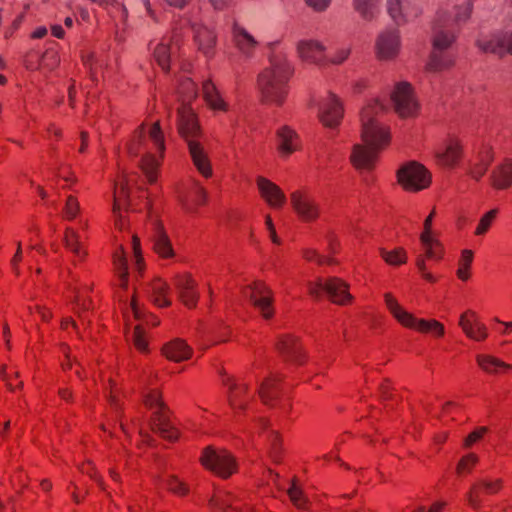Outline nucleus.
Here are the masks:
<instances>
[{
    "label": "nucleus",
    "mask_w": 512,
    "mask_h": 512,
    "mask_svg": "<svg viewBox=\"0 0 512 512\" xmlns=\"http://www.w3.org/2000/svg\"><path fill=\"white\" fill-rule=\"evenodd\" d=\"M149 139L153 143L154 148L159 152V157L150 152L145 153L140 161V168L145 174L148 183L154 184L158 179L159 167L165 152V139L159 121L152 124L149 130Z\"/></svg>",
    "instance_id": "obj_7"
},
{
    "label": "nucleus",
    "mask_w": 512,
    "mask_h": 512,
    "mask_svg": "<svg viewBox=\"0 0 512 512\" xmlns=\"http://www.w3.org/2000/svg\"><path fill=\"white\" fill-rule=\"evenodd\" d=\"M79 212V202L76 197L70 195L66 200L63 210L64 217L68 220H73Z\"/></svg>",
    "instance_id": "obj_61"
},
{
    "label": "nucleus",
    "mask_w": 512,
    "mask_h": 512,
    "mask_svg": "<svg viewBox=\"0 0 512 512\" xmlns=\"http://www.w3.org/2000/svg\"><path fill=\"white\" fill-rule=\"evenodd\" d=\"M147 143L146 125L142 123L133 132L132 139L127 144L128 153L131 156H138Z\"/></svg>",
    "instance_id": "obj_41"
},
{
    "label": "nucleus",
    "mask_w": 512,
    "mask_h": 512,
    "mask_svg": "<svg viewBox=\"0 0 512 512\" xmlns=\"http://www.w3.org/2000/svg\"><path fill=\"white\" fill-rule=\"evenodd\" d=\"M233 41L236 47L242 52H250L253 50L257 42L252 35H250L245 28L240 26L238 23H234L232 28Z\"/></svg>",
    "instance_id": "obj_38"
},
{
    "label": "nucleus",
    "mask_w": 512,
    "mask_h": 512,
    "mask_svg": "<svg viewBox=\"0 0 512 512\" xmlns=\"http://www.w3.org/2000/svg\"><path fill=\"white\" fill-rule=\"evenodd\" d=\"M131 307L134 313V316L138 320L144 321L147 325H150L152 327H156L160 324V319L152 314V313H145L143 312L137 305L135 299H132L131 301Z\"/></svg>",
    "instance_id": "obj_54"
},
{
    "label": "nucleus",
    "mask_w": 512,
    "mask_h": 512,
    "mask_svg": "<svg viewBox=\"0 0 512 512\" xmlns=\"http://www.w3.org/2000/svg\"><path fill=\"white\" fill-rule=\"evenodd\" d=\"M110 386H111V391H110V395H109V403H110V406L115 410L116 414H117V418L119 419L120 421V428L121 430L127 434V430H126V426L123 422V415L121 413V405L119 403V400L115 394V389H114V386L116 385L115 382L113 380H110Z\"/></svg>",
    "instance_id": "obj_58"
},
{
    "label": "nucleus",
    "mask_w": 512,
    "mask_h": 512,
    "mask_svg": "<svg viewBox=\"0 0 512 512\" xmlns=\"http://www.w3.org/2000/svg\"><path fill=\"white\" fill-rule=\"evenodd\" d=\"M478 462V456L474 453H469L465 456H463L456 468V472L459 475L468 474L472 471V469L475 467V465Z\"/></svg>",
    "instance_id": "obj_55"
},
{
    "label": "nucleus",
    "mask_w": 512,
    "mask_h": 512,
    "mask_svg": "<svg viewBox=\"0 0 512 512\" xmlns=\"http://www.w3.org/2000/svg\"><path fill=\"white\" fill-rule=\"evenodd\" d=\"M384 301L387 309L392 316L403 327L418 331L420 319L416 318L412 313L406 311L393 296L392 293L387 292L384 294Z\"/></svg>",
    "instance_id": "obj_22"
},
{
    "label": "nucleus",
    "mask_w": 512,
    "mask_h": 512,
    "mask_svg": "<svg viewBox=\"0 0 512 512\" xmlns=\"http://www.w3.org/2000/svg\"><path fill=\"white\" fill-rule=\"evenodd\" d=\"M41 57L38 55L36 51H29L24 56L23 64L28 70H37L41 65Z\"/></svg>",
    "instance_id": "obj_64"
},
{
    "label": "nucleus",
    "mask_w": 512,
    "mask_h": 512,
    "mask_svg": "<svg viewBox=\"0 0 512 512\" xmlns=\"http://www.w3.org/2000/svg\"><path fill=\"white\" fill-rule=\"evenodd\" d=\"M113 264L119 273L120 287L126 289L128 286V263L124 248L120 246L113 254Z\"/></svg>",
    "instance_id": "obj_40"
},
{
    "label": "nucleus",
    "mask_w": 512,
    "mask_h": 512,
    "mask_svg": "<svg viewBox=\"0 0 512 512\" xmlns=\"http://www.w3.org/2000/svg\"><path fill=\"white\" fill-rule=\"evenodd\" d=\"M459 326L465 335L474 341L482 342L488 337L486 325L478 319L476 312L472 310H467L461 314Z\"/></svg>",
    "instance_id": "obj_18"
},
{
    "label": "nucleus",
    "mask_w": 512,
    "mask_h": 512,
    "mask_svg": "<svg viewBox=\"0 0 512 512\" xmlns=\"http://www.w3.org/2000/svg\"><path fill=\"white\" fill-rule=\"evenodd\" d=\"M152 249L162 259H170L175 256L171 240L160 221L153 223V233L151 235Z\"/></svg>",
    "instance_id": "obj_21"
},
{
    "label": "nucleus",
    "mask_w": 512,
    "mask_h": 512,
    "mask_svg": "<svg viewBox=\"0 0 512 512\" xmlns=\"http://www.w3.org/2000/svg\"><path fill=\"white\" fill-rule=\"evenodd\" d=\"M436 212L433 209L425 218L423 223V231L420 234V242L423 253L417 255L415 265L422 278L429 283H436L438 278L427 270L426 260L439 262L443 259L445 249L439 239L432 236V221Z\"/></svg>",
    "instance_id": "obj_3"
},
{
    "label": "nucleus",
    "mask_w": 512,
    "mask_h": 512,
    "mask_svg": "<svg viewBox=\"0 0 512 512\" xmlns=\"http://www.w3.org/2000/svg\"><path fill=\"white\" fill-rule=\"evenodd\" d=\"M189 154L197 171L205 178L213 174L211 162L200 142H190L188 145Z\"/></svg>",
    "instance_id": "obj_29"
},
{
    "label": "nucleus",
    "mask_w": 512,
    "mask_h": 512,
    "mask_svg": "<svg viewBox=\"0 0 512 512\" xmlns=\"http://www.w3.org/2000/svg\"><path fill=\"white\" fill-rule=\"evenodd\" d=\"M123 207H125L126 210H137L129 199V189L125 183H121L119 187L115 188L113 204L114 214L119 212Z\"/></svg>",
    "instance_id": "obj_42"
},
{
    "label": "nucleus",
    "mask_w": 512,
    "mask_h": 512,
    "mask_svg": "<svg viewBox=\"0 0 512 512\" xmlns=\"http://www.w3.org/2000/svg\"><path fill=\"white\" fill-rule=\"evenodd\" d=\"M153 58L164 73L170 72L171 48L169 44L158 43L154 48Z\"/></svg>",
    "instance_id": "obj_43"
},
{
    "label": "nucleus",
    "mask_w": 512,
    "mask_h": 512,
    "mask_svg": "<svg viewBox=\"0 0 512 512\" xmlns=\"http://www.w3.org/2000/svg\"><path fill=\"white\" fill-rule=\"evenodd\" d=\"M456 57L449 50L432 49L426 70L430 72H441L454 66Z\"/></svg>",
    "instance_id": "obj_32"
},
{
    "label": "nucleus",
    "mask_w": 512,
    "mask_h": 512,
    "mask_svg": "<svg viewBox=\"0 0 512 512\" xmlns=\"http://www.w3.org/2000/svg\"><path fill=\"white\" fill-rule=\"evenodd\" d=\"M456 39L457 35L452 30L438 26L437 22L434 24L431 38L432 49L449 50Z\"/></svg>",
    "instance_id": "obj_37"
},
{
    "label": "nucleus",
    "mask_w": 512,
    "mask_h": 512,
    "mask_svg": "<svg viewBox=\"0 0 512 512\" xmlns=\"http://www.w3.org/2000/svg\"><path fill=\"white\" fill-rule=\"evenodd\" d=\"M145 405L149 408H157L151 417V428L154 432L159 433V435L168 440V441H176L179 437L178 430L171 424L167 414H166V406L162 401V396L160 391L157 389H152L145 396Z\"/></svg>",
    "instance_id": "obj_6"
},
{
    "label": "nucleus",
    "mask_w": 512,
    "mask_h": 512,
    "mask_svg": "<svg viewBox=\"0 0 512 512\" xmlns=\"http://www.w3.org/2000/svg\"><path fill=\"white\" fill-rule=\"evenodd\" d=\"M325 47L315 40H305L298 43V52L303 60L319 63L324 59Z\"/></svg>",
    "instance_id": "obj_34"
},
{
    "label": "nucleus",
    "mask_w": 512,
    "mask_h": 512,
    "mask_svg": "<svg viewBox=\"0 0 512 512\" xmlns=\"http://www.w3.org/2000/svg\"><path fill=\"white\" fill-rule=\"evenodd\" d=\"M256 184L260 196L270 207L279 209L285 205L287 200L286 195L277 184L263 176L257 177Z\"/></svg>",
    "instance_id": "obj_19"
},
{
    "label": "nucleus",
    "mask_w": 512,
    "mask_h": 512,
    "mask_svg": "<svg viewBox=\"0 0 512 512\" xmlns=\"http://www.w3.org/2000/svg\"><path fill=\"white\" fill-rule=\"evenodd\" d=\"M201 465L221 479H228L238 471V462L228 450L206 446L199 458Z\"/></svg>",
    "instance_id": "obj_4"
},
{
    "label": "nucleus",
    "mask_w": 512,
    "mask_h": 512,
    "mask_svg": "<svg viewBox=\"0 0 512 512\" xmlns=\"http://www.w3.org/2000/svg\"><path fill=\"white\" fill-rule=\"evenodd\" d=\"M133 343L134 346L142 353L148 351V342L144 337V332L142 328L138 325L134 329L133 333Z\"/></svg>",
    "instance_id": "obj_63"
},
{
    "label": "nucleus",
    "mask_w": 512,
    "mask_h": 512,
    "mask_svg": "<svg viewBox=\"0 0 512 512\" xmlns=\"http://www.w3.org/2000/svg\"><path fill=\"white\" fill-rule=\"evenodd\" d=\"M463 147L457 138H449L443 151L436 153L438 163L446 167L456 166L462 158Z\"/></svg>",
    "instance_id": "obj_31"
},
{
    "label": "nucleus",
    "mask_w": 512,
    "mask_h": 512,
    "mask_svg": "<svg viewBox=\"0 0 512 512\" xmlns=\"http://www.w3.org/2000/svg\"><path fill=\"white\" fill-rule=\"evenodd\" d=\"M324 292L333 303L339 305H346L352 299L348 291V285L337 277H331L325 282L319 280L316 283L310 284L309 293L311 296L319 298Z\"/></svg>",
    "instance_id": "obj_8"
},
{
    "label": "nucleus",
    "mask_w": 512,
    "mask_h": 512,
    "mask_svg": "<svg viewBox=\"0 0 512 512\" xmlns=\"http://www.w3.org/2000/svg\"><path fill=\"white\" fill-rule=\"evenodd\" d=\"M397 182L406 192L416 193L428 188L432 183L431 172L420 162L411 160L399 167Z\"/></svg>",
    "instance_id": "obj_5"
},
{
    "label": "nucleus",
    "mask_w": 512,
    "mask_h": 512,
    "mask_svg": "<svg viewBox=\"0 0 512 512\" xmlns=\"http://www.w3.org/2000/svg\"><path fill=\"white\" fill-rule=\"evenodd\" d=\"M476 45L484 53L495 54L500 58L512 55V31L495 32L487 40H477Z\"/></svg>",
    "instance_id": "obj_14"
},
{
    "label": "nucleus",
    "mask_w": 512,
    "mask_h": 512,
    "mask_svg": "<svg viewBox=\"0 0 512 512\" xmlns=\"http://www.w3.org/2000/svg\"><path fill=\"white\" fill-rule=\"evenodd\" d=\"M277 149L282 157H289L300 148L299 136L291 127L284 125L277 130Z\"/></svg>",
    "instance_id": "obj_27"
},
{
    "label": "nucleus",
    "mask_w": 512,
    "mask_h": 512,
    "mask_svg": "<svg viewBox=\"0 0 512 512\" xmlns=\"http://www.w3.org/2000/svg\"><path fill=\"white\" fill-rule=\"evenodd\" d=\"M209 505L217 512H242L240 500L231 493L216 492L209 500Z\"/></svg>",
    "instance_id": "obj_33"
},
{
    "label": "nucleus",
    "mask_w": 512,
    "mask_h": 512,
    "mask_svg": "<svg viewBox=\"0 0 512 512\" xmlns=\"http://www.w3.org/2000/svg\"><path fill=\"white\" fill-rule=\"evenodd\" d=\"M220 374L222 376V383L229 387L228 399L231 407L236 411H245L248 408L250 399L253 397L249 393L248 385L246 383L234 382L224 371H221Z\"/></svg>",
    "instance_id": "obj_15"
},
{
    "label": "nucleus",
    "mask_w": 512,
    "mask_h": 512,
    "mask_svg": "<svg viewBox=\"0 0 512 512\" xmlns=\"http://www.w3.org/2000/svg\"><path fill=\"white\" fill-rule=\"evenodd\" d=\"M249 289L251 290L250 300L254 307L259 310L264 319H271L275 313L271 289L262 281L253 282Z\"/></svg>",
    "instance_id": "obj_13"
},
{
    "label": "nucleus",
    "mask_w": 512,
    "mask_h": 512,
    "mask_svg": "<svg viewBox=\"0 0 512 512\" xmlns=\"http://www.w3.org/2000/svg\"><path fill=\"white\" fill-rule=\"evenodd\" d=\"M275 347L280 356L287 362L303 365L306 355L299 338L293 334H280Z\"/></svg>",
    "instance_id": "obj_12"
},
{
    "label": "nucleus",
    "mask_w": 512,
    "mask_h": 512,
    "mask_svg": "<svg viewBox=\"0 0 512 512\" xmlns=\"http://www.w3.org/2000/svg\"><path fill=\"white\" fill-rule=\"evenodd\" d=\"M174 286L179 293L182 303L188 308H194L198 301L196 282L190 274H179L174 277Z\"/></svg>",
    "instance_id": "obj_23"
},
{
    "label": "nucleus",
    "mask_w": 512,
    "mask_h": 512,
    "mask_svg": "<svg viewBox=\"0 0 512 512\" xmlns=\"http://www.w3.org/2000/svg\"><path fill=\"white\" fill-rule=\"evenodd\" d=\"M294 69L283 54H273L270 66L261 71L257 77L261 101L266 104L282 106L289 93V81Z\"/></svg>",
    "instance_id": "obj_2"
},
{
    "label": "nucleus",
    "mask_w": 512,
    "mask_h": 512,
    "mask_svg": "<svg viewBox=\"0 0 512 512\" xmlns=\"http://www.w3.org/2000/svg\"><path fill=\"white\" fill-rule=\"evenodd\" d=\"M380 256L389 265L399 266L407 262V252L403 247H396L393 250L380 249Z\"/></svg>",
    "instance_id": "obj_45"
},
{
    "label": "nucleus",
    "mask_w": 512,
    "mask_h": 512,
    "mask_svg": "<svg viewBox=\"0 0 512 512\" xmlns=\"http://www.w3.org/2000/svg\"><path fill=\"white\" fill-rule=\"evenodd\" d=\"M132 250L134 254L136 269L141 274L145 269V262L142 255L141 242L137 235L132 236Z\"/></svg>",
    "instance_id": "obj_57"
},
{
    "label": "nucleus",
    "mask_w": 512,
    "mask_h": 512,
    "mask_svg": "<svg viewBox=\"0 0 512 512\" xmlns=\"http://www.w3.org/2000/svg\"><path fill=\"white\" fill-rule=\"evenodd\" d=\"M202 92L205 102L211 109L223 112L228 110V104L224 101L212 80L209 79L203 82Z\"/></svg>",
    "instance_id": "obj_35"
},
{
    "label": "nucleus",
    "mask_w": 512,
    "mask_h": 512,
    "mask_svg": "<svg viewBox=\"0 0 512 512\" xmlns=\"http://www.w3.org/2000/svg\"><path fill=\"white\" fill-rule=\"evenodd\" d=\"M194 30V41L198 50L207 58H212L214 56L215 46L217 43V36L215 32L206 26H197Z\"/></svg>",
    "instance_id": "obj_28"
},
{
    "label": "nucleus",
    "mask_w": 512,
    "mask_h": 512,
    "mask_svg": "<svg viewBox=\"0 0 512 512\" xmlns=\"http://www.w3.org/2000/svg\"><path fill=\"white\" fill-rule=\"evenodd\" d=\"M490 184L495 190L512 187V158L506 157L496 165L490 175Z\"/></svg>",
    "instance_id": "obj_25"
},
{
    "label": "nucleus",
    "mask_w": 512,
    "mask_h": 512,
    "mask_svg": "<svg viewBox=\"0 0 512 512\" xmlns=\"http://www.w3.org/2000/svg\"><path fill=\"white\" fill-rule=\"evenodd\" d=\"M73 304L75 313L81 319H85L87 313L94 308L91 297L84 295L80 290H75Z\"/></svg>",
    "instance_id": "obj_46"
},
{
    "label": "nucleus",
    "mask_w": 512,
    "mask_h": 512,
    "mask_svg": "<svg viewBox=\"0 0 512 512\" xmlns=\"http://www.w3.org/2000/svg\"><path fill=\"white\" fill-rule=\"evenodd\" d=\"M282 378L272 376L266 378L259 387L258 394L264 405L271 408L277 407L283 395L281 387Z\"/></svg>",
    "instance_id": "obj_24"
},
{
    "label": "nucleus",
    "mask_w": 512,
    "mask_h": 512,
    "mask_svg": "<svg viewBox=\"0 0 512 512\" xmlns=\"http://www.w3.org/2000/svg\"><path fill=\"white\" fill-rule=\"evenodd\" d=\"M41 60L51 70L56 68L60 61L59 55L54 49H46L41 56Z\"/></svg>",
    "instance_id": "obj_62"
},
{
    "label": "nucleus",
    "mask_w": 512,
    "mask_h": 512,
    "mask_svg": "<svg viewBox=\"0 0 512 512\" xmlns=\"http://www.w3.org/2000/svg\"><path fill=\"white\" fill-rule=\"evenodd\" d=\"M288 495L295 506H297L298 508H305L307 504V499L304 496L301 488L295 484V481H293L292 485L289 487Z\"/></svg>",
    "instance_id": "obj_59"
},
{
    "label": "nucleus",
    "mask_w": 512,
    "mask_h": 512,
    "mask_svg": "<svg viewBox=\"0 0 512 512\" xmlns=\"http://www.w3.org/2000/svg\"><path fill=\"white\" fill-rule=\"evenodd\" d=\"M399 44L398 30L380 34L376 43L378 58L381 60L392 59L398 53Z\"/></svg>",
    "instance_id": "obj_26"
},
{
    "label": "nucleus",
    "mask_w": 512,
    "mask_h": 512,
    "mask_svg": "<svg viewBox=\"0 0 512 512\" xmlns=\"http://www.w3.org/2000/svg\"><path fill=\"white\" fill-rule=\"evenodd\" d=\"M207 198V191L198 181H193L187 191L179 194L181 206L188 213H195L199 207L204 206Z\"/></svg>",
    "instance_id": "obj_20"
},
{
    "label": "nucleus",
    "mask_w": 512,
    "mask_h": 512,
    "mask_svg": "<svg viewBox=\"0 0 512 512\" xmlns=\"http://www.w3.org/2000/svg\"><path fill=\"white\" fill-rule=\"evenodd\" d=\"M303 257L307 261H315L318 265H333L336 263V260L332 256H324L320 255L316 250L314 249H304L303 250Z\"/></svg>",
    "instance_id": "obj_56"
},
{
    "label": "nucleus",
    "mask_w": 512,
    "mask_h": 512,
    "mask_svg": "<svg viewBox=\"0 0 512 512\" xmlns=\"http://www.w3.org/2000/svg\"><path fill=\"white\" fill-rule=\"evenodd\" d=\"M169 293V285L161 278H156L150 283V299L156 306L160 308L170 306Z\"/></svg>",
    "instance_id": "obj_36"
},
{
    "label": "nucleus",
    "mask_w": 512,
    "mask_h": 512,
    "mask_svg": "<svg viewBox=\"0 0 512 512\" xmlns=\"http://www.w3.org/2000/svg\"><path fill=\"white\" fill-rule=\"evenodd\" d=\"M65 247L78 257H83L84 252L78 240V235L72 228H67L64 236Z\"/></svg>",
    "instance_id": "obj_51"
},
{
    "label": "nucleus",
    "mask_w": 512,
    "mask_h": 512,
    "mask_svg": "<svg viewBox=\"0 0 512 512\" xmlns=\"http://www.w3.org/2000/svg\"><path fill=\"white\" fill-rule=\"evenodd\" d=\"M163 355L174 362H182L191 358L193 350L181 338H175L162 347Z\"/></svg>",
    "instance_id": "obj_30"
},
{
    "label": "nucleus",
    "mask_w": 512,
    "mask_h": 512,
    "mask_svg": "<svg viewBox=\"0 0 512 512\" xmlns=\"http://www.w3.org/2000/svg\"><path fill=\"white\" fill-rule=\"evenodd\" d=\"M270 445V456L275 463H279L282 460L283 448L282 439L278 432L271 431L268 437Z\"/></svg>",
    "instance_id": "obj_50"
},
{
    "label": "nucleus",
    "mask_w": 512,
    "mask_h": 512,
    "mask_svg": "<svg viewBox=\"0 0 512 512\" xmlns=\"http://www.w3.org/2000/svg\"><path fill=\"white\" fill-rule=\"evenodd\" d=\"M387 11L398 26L406 23V18L402 13V0H387Z\"/></svg>",
    "instance_id": "obj_53"
},
{
    "label": "nucleus",
    "mask_w": 512,
    "mask_h": 512,
    "mask_svg": "<svg viewBox=\"0 0 512 512\" xmlns=\"http://www.w3.org/2000/svg\"><path fill=\"white\" fill-rule=\"evenodd\" d=\"M383 112L384 106L377 99L368 102L361 110V137L366 145L355 144L350 155V162L357 170H373L379 150L390 143L389 127L378 120Z\"/></svg>",
    "instance_id": "obj_1"
},
{
    "label": "nucleus",
    "mask_w": 512,
    "mask_h": 512,
    "mask_svg": "<svg viewBox=\"0 0 512 512\" xmlns=\"http://www.w3.org/2000/svg\"><path fill=\"white\" fill-rule=\"evenodd\" d=\"M291 205L297 215L306 222L314 221L319 216V207L315 200L303 191H294L290 195Z\"/></svg>",
    "instance_id": "obj_17"
},
{
    "label": "nucleus",
    "mask_w": 512,
    "mask_h": 512,
    "mask_svg": "<svg viewBox=\"0 0 512 512\" xmlns=\"http://www.w3.org/2000/svg\"><path fill=\"white\" fill-rule=\"evenodd\" d=\"M343 115L342 102L334 93L329 92L327 99L320 107V122L327 128L335 129L340 125Z\"/></svg>",
    "instance_id": "obj_16"
},
{
    "label": "nucleus",
    "mask_w": 512,
    "mask_h": 512,
    "mask_svg": "<svg viewBox=\"0 0 512 512\" xmlns=\"http://www.w3.org/2000/svg\"><path fill=\"white\" fill-rule=\"evenodd\" d=\"M163 483L166 489L176 496L185 497L190 492L189 486L175 475H169Z\"/></svg>",
    "instance_id": "obj_48"
},
{
    "label": "nucleus",
    "mask_w": 512,
    "mask_h": 512,
    "mask_svg": "<svg viewBox=\"0 0 512 512\" xmlns=\"http://www.w3.org/2000/svg\"><path fill=\"white\" fill-rule=\"evenodd\" d=\"M418 332L420 333H430L437 338H441L445 334V328L442 323L435 319H420Z\"/></svg>",
    "instance_id": "obj_49"
},
{
    "label": "nucleus",
    "mask_w": 512,
    "mask_h": 512,
    "mask_svg": "<svg viewBox=\"0 0 512 512\" xmlns=\"http://www.w3.org/2000/svg\"><path fill=\"white\" fill-rule=\"evenodd\" d=\"M474 259V253L470 249H464L461 252L458 261V269L456 271L457 277L462 281H467L471 277L470 269Z\"/></svg>",
    "instance_id": "obj_47"
},
{
    "label": "nucleus",
    "mask_w": 512,
    "mask_h": 512,
    "mask_svg": "<svg viewBox=\"0 0 512 512\" xmlns=\"http://www.w3.org/2000/svg\"><path fill=\"white\" fill-rule=\"evenodd\" d=\"M177 116L178 133L187 145L190 142H199L198 138L201 136V128L191 105L181 104L177 109Z\"/></svg>",
    "instance_id": "obj_10"
},
{
    "label": "nucleus",
    "mask_w": 512,
    "mask_h": 512,
    "mask_svg": "<svg viewBox=\"0 0 512 512\" xmlns=\"http://www.w3.org/2000/svg\"><path fill=\"white\" fill-rule=\"evenodd\" d=\"M478 366L486 373H497L499 369H511V365L492 355L478 354L476 356Z\"/></svg>",
    "instance_id": "obj_39"
},
{
    "label": "nucleus",
    "mask_w": 512,
    "mask_h": 512,
    "mask_svg": "<svg viewBox=\"0 0 512 512\" xmlns=\"http://www.w3.org/2000/svg\"><path fill=\"white\" fill-rule=\"evenodd\" d=\"M499 213L498 208H494L486 212L479 220V223L475 229V235L481 236L485 235L490 227L492 226V223L496 219L497 215Z\"/></svg>",
    "instance_id": "obj_52"
},
{
    "label": "nucleus",
    "mask_w": 512,
    "mask_h": 512,
    "mask_svg": "<svg viewBox=\"0 0 512 512\" xmlns=\"http://www.w3.org/2000/svg\"><path fill=\"white\" fill-rule=\"evenodd\" d=\"M503 488V480L501 478L490 479L482 478L475 481L468 493L467 502L473 509H480L486 497L498 494Z\"/></svg>",
    "instance_id": "obj_11"
},
{
    "label": "nucleus",
    "mask_w": 512,
    "mask_h": 512,
    "mask_svg": "<svg viewBox=\"0 0 512 512\" xmlns=\"http://www.w3.org/2000/svg\"><path fill=\"white\" fill-rule=\"evenodd\" d=\"M391 100L395 112L401 118L413 117L417 114L418 104L415 100L413 87L409 82L397 83L391 94Z\"/></svg>",
    "instance_id": "obj_9"
},
{
    "label": "nucleus",
    "mask_w": 512,
    "mask_h": 512,
    "mask_svg": "<svg viewBox=\"0 0 512 512\" xmlns=\"http://www.w3.org/2000/svg\"><path fill=\"white\" fill-rule=\"evenodd\" d=\"M381 0H353V8L362 19L371 21Z\"/></svg>",
    "instance_id": "obj_44"
},
{
    "label": "nucleus",
    "mask_w": 512,
    "mask_h": 512,
    "mask_svg": "<svg viewBox=\"0 0 512 512\" xmlns=\"http://www.w3.org/2000/svg\"><path fill=\"white\" fill-rule=\"evenodd\" d=\"M178 92L185 96L186 99H192L197 95L196 84L191 78H184L180 81Z\"/></svg>",
    "instance_id": "obj_60"
}]
</instances>
